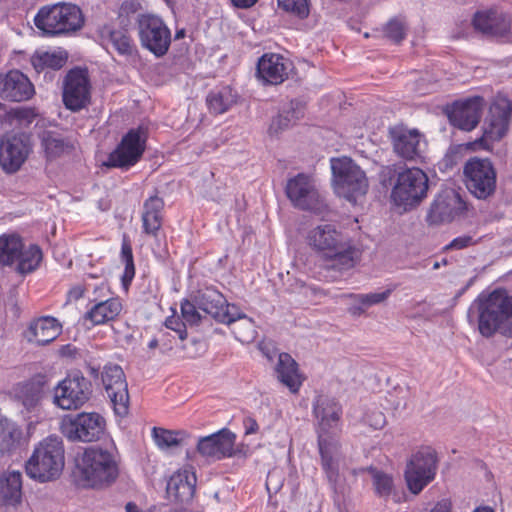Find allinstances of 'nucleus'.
Instances as JSON below:
<instances>
[{
	"instance_id": "1",
	"label": "nucleus",
	"mask_w": 512,
	"mask_h": 512,
	"mask_svg": "<svg viewBox=\"0 0 512 512\" xmlns=\"http://www.w3.org/2000/svg\"><path fill=\"white\" fill-rule=\"evenodd\" d=\"M313 412L318 425V445L322 468L329 483L336 490L342 484L340 467L343 459L336 437L340 431L342 407L334 399L321 395L314 402Z\"/></svg>"
},
{
	"instance_id": "2",
	"label": "nucleus",
	"mask_w": 512,
	"mask_h": 512,
	"mask_svg": "<svg viewBox=\"0 0 512 512\" xmlns=\"http://www.w3.org/2000/svg\"><path fill=\"white\" fill-rule=\"evenodd\" d=\"M309 244L321 255L323 267L345 271L354 267L358 251L348 236L332 224H323L310 231Z\"/></svg>"
},
{
	"instance_id": "3",
	"label": "nucleus",
	"mask_w": 512,
	"mask_h": 512,
	"mask_svg": "<svg viewBox=\"0 0 512 512\" xmlns=\"http://www.w3.org/2000/svg\"><path fill=\"white\" fill-rule=\"evenodd\" d=\"M468 319L478 322L479 332L484 337H490L496 331L512 337V298L503 291L481 294L471 304Z\"/></svg>"
},
{
	"instance_id": "4",
	"label": "nucleus",
	"mask_w": 512,
	"mask_h": 512,
	"mask_svg": "<svg viewBox=\"0 0 512 512\" xmlns=\"http://www.w3.org/2000/svg\"><path fill=\"white\" fill-rule=\"evenodd\" d=\"M75 475L84 487L99 488L112 484L119 475V467L112 451L91 447L77 459Z\"/></svg>"
},
{
	"instance_id": "5",
	"label": "nucleus",
	"mask_w": 512,
	"mask_h": 512,
	"mask_svg": "<svg viewBox=\"0 0 512 512\" xmlns=\"http://www.w3.org/2000/svg\"><path fill=\"white\" fill-rule=\"evenodd\" d=\"M65 464V450L60 437L50 435L41 440L25 463L29 478L45 483L56 480Z\"/></svg>"
},
{
	"instance_id": "6",
	"label": "nucleus",
	"mask_w": 512,
	"mask_h": 512,
	"mask_svg": "<svg viewBox=\"0 0 512 512\" xmlns=\"http://www.w3.org/2000/svg\"><path fill=\"white\" fill-rule=\"evenodd\" d=\"M36 28L45 36H66L84 25L81 9L71 3H56L41 7L34 17Z\"/></svg>"
},
{
	"instance_id": "7",
	"label": "nucleus",
	"mask_w": 512,
	"mask_h": 512,
	"mask_svg": "<svg viewBox=\"0 0 512 512\" xmlns=\"http://www.w3.org/2000/svg\"><path fill=\"white\" fill-rule=\"evenodd\" d=\"M330 166L333 188L339 197L355 204L366 195L369 188L366 174L351 158H332Z\"/></svg>"
},
{
	"instance_id": "8",
	"label": "nucleus",
	"mask_w": 512,
	"mask_h": 512,
	"mask_svg": "<svg viewBox=\"0 0 512 512\" xmlns=\"http://www.w3.org/2000/svg\"><path fill=\"white\" fill-rule=\"evenodd\" d=\"M428 181L426 173L419 168L398 172L391 188V203L402 211L412 210L427 197Z\"/></svg>"
},
{
	"instance_id": "9",
	"label": "nucleus",
	"mask_w": 512,
	"mask_h": 512,
	"mask_svg": "<svg viewBox=\"0 0 512 512\" xmlns=\"http://www.w3.org/2000/svg\"><path fill=\"white\" fill-rule=\"evenodd\" d=\"M437 458L433 449L424 447L415 452L407 462L404 472L409 491L419 494L435 478Z\"/></svg>"
},
{
	"instance_id": "10",
	"label": "nucleus",
	"mask_w": 512,
	"mask_h": 512,
	"mask_svg": "<svg viewBox=\"0 0 512 512\" xmlns=\"http://www.w3.org/2000/svg\"><path fill=\"white\" fill-rule=\"evenodd\" d=\"M106 421L96 412H82L63 418L62 433L71 441L92 442L99 440L105 432Z\"/></svg>"
},
{
	"instance_id": "11",
	"label": "nucleus",
	"mask_w": 512,
	"mask_h": 512,
	"mask_svg": "<svg viewBox=\"0 0 512 512\" xmlns=\"http://www.w3.org/2000/svg\"><path fill=\"white\" fill-rule=\"evenodd\" d=\"M137 23L142 47L158 58L166 55L171 44V31L164 21L153 14H142Z\"/></svg>"
},
{
	"instance_id": "12",
	"label": "nucleus",
	"mask_w": 512,
	"mask_h": 512,
	"mask_svg": "<svg viewBox=\"0 0 512 512\" xmlns=\"http://www.w3.org/2000/svg\"><path fill=\"white\" fill-rule=\"evenodd\" d=\"M511 114L512 97L503 93L497 94L483 125L481 142L486 149H490L491 144L500 141L506 135Z\"/></svg>"
},
{
	"instance_id": "13",
	"label": "nucleus",
	"mask_w": 512,
	"mask_h": 512,
	"mask_svg": "<svg viewBox=\"0 0 512 512\" xmlns=\"http://www.w3.org/2000/svg\"><path fill=\"white\" fill-rule=\"evenodd\" d=\"M91 384L80 373L69 374L54 388L53 403L63 410H77L90 398Z\"/></svg>"
},
{
	"instance_id": "14",
	"label": "nucleus",
	"mask_w": 512,
	"mask_h": 512,
	"mask_svg": "<svg viewBox=\"0 0 512 512\" xmlns=\"http://www.w3.org/2000/svg\"><path fill=\"white\" fill-rule=\"evenodd\" d=\"M467 189L478 199H486L496 189V171L488 159L472 158L464 166Z\"/></svg>"
},
{
	"instance_id": "15",
	"label": "nucleus",
	"mask_w": 512,
	"mask_h": 512,
	"mask_svg": "<svg viewBox=\"0 0 512 512\" xmlns=\"http://www.w3.org/2000/svg\"><path fill=\"white\" fill-rule=\"evenodd\" d=\"M32 151L28 135H5L0 141V167L5 173L14 174L22 168Z\"/></svg>"
},
{
	"instance_id": "16",
	"label": "nucleus",
	"mask_w": 512,
	"mask_h": 512,
	"mask_svg": "<svg viewBox=\"0 0 512 512\" xmlns=\"http://www.w3.org/2000/svg\"><path fill=\"white\" fill-rule=\"evenodd\" d=\"M146 144V133L142 128L131 129L108 157L107 165L130 168L141 158Z\"/></svg>"
},
{
	"instance_id": "17",
	"label": "nucleus",
	"mask_w": 512,
	"mask_h": 512,
	"mask_svg": "<svg viewBox=\"0 0 512 512\" xmlns=\"http://www.w3.org/2000/svg\"><path fill=\"white\" fill-rule=\"evenodd\" d=\"M90 90L87 71L80 68L70 70L65 77L63 87L65 107L71 111H79L85 108L90 103Z\"/></svg>"
},
{
	"instance_id": "18",
	"label": "nucleus",
	"mask_w": 512,
	"mask_h": 512,
	"mask_svg": "<svg viewBox=\"0 0 512 512\" xmlns=\"http://www.w3.org/2000/svg\"><path fill=\"white\" fill-rule=\"evenodd\" d=\"M102 383L118 415L128 412L129 394L124 372L119 365L108 364L102 371Z\"/></svg>"
},
{
	"instance_id": "19",
	"label": "nucleus",
	"mask_w": 512,
	"mask_h": 512,
	"mask_svg": "<svg viewBox=\"0 0 512 512\" xmlns=\"http://www.w3.org/2000/svg\"><path fill=\"white\" fill-rule=\"evenodd\" d=\"M198 308L224 324H233L241 316V310L234 304H228L224 296L214 289H206L197 298Z\"/></svg>"
},
{
	"instance_id": "20",
	"label": "nucleus",
	"mask_w": 512,
	"mask_h": 512,
	"mask_svg": "<svg viewBox=\"0 0 512 512\" xmlns=\"http://www.w3.org/2000/svg\"><path fill=\"white\" fill-rule=\"evenodd\" d=\"M286 194L292 204L303 210H316L321 197L311 177L298 174L287 182Z\"/></svg>"
},
{
	"instance_id": "21",
	"label": "nucleus",
	"mask_w": 512,
	"mask_h": 512,
	"mask_svg": "<svg viewBox=\"0 0 512 512\" xmlns=\"http://www.w3.org/2000/svg\"><path fill=\"white\" fill-rule=\"evenodd\" d=\"M484 105V99L480 96L455 101L448 111V118L453 126L471 131L478 125Z\"/></svg>"
},
{
	"instance_id": "22",
	"label": "nucleus",
	"mask_w": 512,
	"mask_h": 512,
	"mask_svg": "<svg viewBox=\"0 0 512 512\" xmlns=\"http://www.w3.org/2000/svg\"><path fill=\"white\" fill-rule=\"evenodd\" d=\"M236 435L227 428L201 437L197 442V452L208 460H221L234 453Z\"/></svg>"
},
{
	"instance_id": "23",
	"label": "nucleus",
	"mask_w": 512,
	"mask_h": 512,
	"mask_svg": "<svg viewBox=\"0 0 512 512\" xmlns=\"http://www.w3.org/2000/svg\"><path fill=\"white\" fill-rule=\"evenodd\" d=\"M395 152L402 158H421L426 149L424 136L416 129L396 126L390 130Z\"/></svg>"
},
{
	"instance_id": "24",
	"label": "nucleus",
	"mask_w": 512,
	"mask_h": 512,
	"mask_svg": "<svg viewBox=\"0 0 512 512\" xmlns=\"http://www.w3.org/2000/svg\"><path fill=\"white\" fill-rule=\"evenodd\" d=\"M465 209V203L453 189L441 191L433 201L427 219L431 224L452 221Z\"/></svg>"
},
{
	"instance_id": "25",
	"label": "nucleus",
	"mask_w": 512,
	"mask_h": 512,
	"mask_svg": "<svg viewBox=\"0 0 512 512\" xmlns=\"http://www.w3.org/2000/svg\"><path fill=\"white\" fill-rule=\"evenodd\" d=\"M35 94L29 78L21 71L13 69L0 73V98L9 102L27 101Z\"/></svg>"
},
{
	"instance_id": "26",
	"label": "nucleus",
	"mask_w": 512,
	"mask_h": 512,
	"mask_svg": "<svg viewBox=\"0 0 512 512\" xmlns=\"http://www.w3.org/2000/svg\"><path fill=\"white\" fill-rule=\"evenodd\" d=\"M291 68L290 62L278 53H265L257 62L256 76L264 84L284 82Z\"/></svg>"
},
{
	"instance_id": "27",
	"label": "nucleus",
	"mask_w": 512,
	"mask_h": 512,
	"mask_svg": "<svg viewBox=\"0 0 512 512\" xmlns=\"http://www.w3.org/2000/svg\"><path fill=\"white\" fill-rule=\"evenodd\" d=\"M196 481L193 467L186 466L179 469L170 477L167 483L168 497L175 502H189L194 496Z\"/></svg>"
},
{
	"instance_id": "28",
	"label": "nucleus",
	"mask_w": 512,
	"mask_h": 512,
	"mask_svg": "<svg viewBox=\"0 0 512 512\" xmlns=\"http://www.w3.org/2000/svg\"><path fill=\"white\" fill-rule=\"evenodd\" d=\"M472 22L477 31L493 37L505 36L511 28V19L495 10L478 11Z\"/></svg>"
},
{
	"instance_id": "29",
	"label": "nucleus",
	"mask_w": 512,
	"mask_h": 512,
	"mask_svg": "<svg viewBox=\"0 0 512 512\" xmlns=\"http://www.w3.org/2000/svg\"><path fill=\"white\" fill-rule=\"evenodd\" d=\"M274 356L276 357L274 365L276 378L292 393L298 392L304 378L299 372L297 362L288 353H278Z\"/></svg>"
},
{
	"instance_id": "30",
	"label": "nucleus",
	"mask_w": 512,
	"mask_h": 512,
	"mask_svg": "<svg viewBox=\"0 0 512 512\" xmlns=\"http://www.w3.org/2000/svg\"><path fill=\"white\" fill-rule=\"evenodd\" d=\"M61 331L62 326L56 318L43 316L30 323L25 336L31 343L46 345L54 341Z\"/></svg>"
},
{
	"instance_id": "31",
	"label": "nucleus",
	"mask_w": 512,
	"mask_h": 512,
	"mask_svg": "<svg viewBox=\"0 0 512 512\" xmlns=\"http://www.w3.org/2000/svg\"><path fill=\"white\" fill-rule=\"evenodd\" d=\"M95 302L84 314V320L94 325H103L115 320L122 311V303L118 297L107 299L93 298Z\"/></svg>"
},
{
	"instance_id": "32",
	"label": "nucleus",
	"mask_w": 512,
	"mask_h": 512,
	"mask_svg": "<svg viewBox=\"0 0 512 512\" xmlns=\"http://www.w3.org/2000/svg\"><path fill=\"white\" fill-rule=\"evenodd\" d=\"M369 472L372 477V484L377 496L388 500L391 499L395 503L404 500L405 494L401 488H398L393 477L376 468H370Z\"/></svg>"
},
{
	"instance_id": "33",
	"label": "nucleus",
	"mask_w": 512,
	"mask_h": 512,
	"mask_svg": "<svg viewBox=\"0 0 512 512\" xmlns=\"http://www.w3.org/2000/svg\"><path fill=\"white\" fill-rule=\"evenodd\" d=\"M164 202L158 196H152L144 203V211L142 214L143 232L154 238L158 237L162 226L161 211Z\"/></svg>"
},
{
	"instance_id": "34",
	"label": "nucleus",
	"mask_w": 512,
	"mask_h": 512,
	"mask_svg": "<svg viewBox=\"0 0 512 512\" xmlns=\"http://www.w3.org/2000/svg\"><path fill=\"white\" fill-rule=\"evenodd\" d=\"M22 474L16 470L5 472L0 478V503L15 506L21 500Z\"/></svg>"
},
{
	"instance_id": "35",
	"label": "nucleus",
	"mask_w": 512,
	"mask_h": 512,
	"mask_svg": "<svg viewBox=\"0 0 512 512\" xmlns=\"http://www.w3.org/2000/svg\"><path fill=\"white\" fill-rule=\"evenodd\" d=\"M27 444L23 430L12 422L0 423V451L13 453Z\"/></svg>"
},
{
	"instance_id": "36",
	"label": "nucleus",
	"mask_w": 512,
	"mask_h": 512,
	"mask_svg": "<svg viewBox=\"0 0 512 512\" xmlns=\"http://www.w3.org/2000/svg\"><path fill=\"white\" fill-rule=\"evenodd\" d=\"M237 97V93L230 86L213 90L207 96L209 110L215 114L225 113L236 103Z\"/></svg>"
},
{
	"instance_id": "37",
	"label": "nucleus",
	"mask_w": 512,
	"mask_h": 512,
	"mask_svg": "<svg viewBox=\"0 0 512 512\" xmlns=\"http://www.w3.org/2000/svg\"><path fill=\"white\" fill-rule=\"evenodd\" d=\"M23 243L19 235L3 234L0 236V265L10 266L21 254Z\"/></svg>"
},
{
	"instance_id": "38",
	"label": "nucleus",
	"mask_w": 512,
	"mask_h": 512,
	"mask_svg": "<svg viewBox=\"0 0 512 512\" xmlns=\"http://www.w3.org/2000/svg\"><path fill=\"white\" fill-rule=\"evenodd\" d=\"M41 146L47 160L52 161L70 153L72 146L59 135L47 131L42 134Z\"/></svg>"
},
{
	"instance_id": "39",
	"label": "nucleus",
	"mask_w": 512,
	"mask_h": 512,
	"mask_svg": "<svg viewBox=\"0 0 512 512\" xmlns=\"http://www.w3.org/2000/svg\"><path fill=\"white\" fill-rule=\"evenodd\" d=\"M152 438L160 450H169L181 445L188 438V434L183 430L172 431L154 427Z\"/></svg>"
},
{
	"instance_id": "40",
	"label": "nucleus",
	"mask_w": 512,
	"mask_h": 512,
	"mask_svg": "<svg viewBox=\"0 0 512 512\" xmlns=\"http://www.w3.org/2000/svg\"><path fill=\"white\" fill-rule=\"evenodd\" d=\"M392 289L381 292H372L368 294H351L349 297L353 299V304L349 308V312L353 315H359L370 306L384 302L391 294Z\"/></svg>"
},
{
	"instance_id": "41",
	"label": "nucleus",
	"mask_w": 512,
	"mask_h": 512,
	"mask_svg": "<svg viewBox=\"0 0 512 512\" xmlns=\"http://www.w3.org/2000/svg\"><path fill=\"white\" fill-rule=\"evenodd\" d=\"M32 65L37 71L45 69H60L66 61L67 55L62 51H45L38 52L32 57Z\"/></svg>"
},
{
	"instance_id": "42",
	"label": "nucleus",
	"mask_w": 512,
	"mask_h": 512,
	"mask_svg": "<svg viewBox=\"0 0 512 512\" xmlns=\"http://www.w3.org/2000/svg\"><path fill=\"white\" fill-rule=\"evenodd\" d=\"M42 259V252L36 245H30L28 248L21 249V254L16 260L17 271L21 274L32 272L36 269Z\"/></svg>"
},
{
	"instance_id": "43",
	"label": "nucleus",
	"mask_w": 512,
	"mask_h": 512,
	"mask_svg": "<svg viewBox=\"0 0 512 512\" xmlns=\"http://www.w3.org/2000/svg\"><path fill=\"white\" fill-rule=\"evenodd\" d=\"M121 260L124 263V271L121 277L122 285L128 289L135 276V265L133 260V252L129 239L124 236L121 245Z\"/></svg>"
},
{
	"instance_id": "44",
	"label": "nucleus",
	"mask_w": 512,
	"mask_h": 512,
	"mask_svg": "<svg viewBox=\"0 0 512 512\" xmlns=\"http://www.w3.org/2000/svg\"><path fill=\"white\" fill-rule=\"evenodd\" d=\"M237 321H239V323L233 327V333L235 334L236 339L242 343H249L253 341L257 335L254 321L251 318H248L243 312H241V316L237 317L234 323Z\"/></svg>"
},
{
	"instance_id": "45",
	"label": "nucleus",
	"mask_w": 512,
	"mask_h": 512,
	"mask_svg": "<svg viewBox=\"0 0 512 512\" xmlns=\"http://www.w3.org/2000/svg\"><path fill=\"white\" fill-rule=\"evenodd\" d=\"M110 41L120 55L131 56L136 51V45L124 30H111Z\"/></svg>"
},
{
	"instance_id": "46",
	"label": "nucleus",
	"mask_w": 512,
	"mask_h": 512,
	"mask_svg": "<svg viewBox=\"0 0 512 512\" xmlns=\"http://www.w3.org/2000/svg\"><path fill=\"white\" fill-rule=\"evenodd\" d=\"M40 387L34 383H24L16 388V396L27 408H33L40 400Z\"/></svg>"
},
{
	"instance_id": "47",
	"label": "nucleus",
	"mask_w": 512,
	"mask_h": 512,
	"mask_svg": "<svg viewBox=\"0 0 512 512\" xmlns=\"http://www.w3.org/2000/svg\"><path fill=\"white\" fill-rule=\"evenodd\" d=\"M278 5L284 11L300 18H305L309 14L308 0H278Z\"/></svg>"
},
{
	"instance_id": "48",
	"label": "nucleus",
	"mask_w": 512,
	"mask_h": 512,
	"mask_svg": "<svg viewBox=\"0 0 512 512\" xmlns=\"http://www.w3.org/2000/svg\"><path fill=\"white\" fill-rule=\"evenodd\" d=\"M385 36L391 41L398 43L406 36L405 23L399 19H392L384 28Z\"/></svg>"
},
{
	"instance_id": "49",
	"label": "nucleus",
	"mask_w": 512,
	"mask_h": 512,
	"mask_svg": "<svg viewBox=\"0 0 512 512\" xmlns=\"http://www.w3.org/2000/svg\"><path fill=\"white\" fill-rule=\"evenodd\" d=\"M193 303L185 300L181 303V314L185 323L189 325H196L201 320V314Z\"/></svg>"
},
{
	"instance_id": "50",
	"label": "nucleus",
	"mask_w": 512,
	"mask_h": 512,
	"mask_svg": "<svg viewBox=\"0 0 512 512\" xmlns=\"http://www.w3.org/2000/svg\"><path fill=\"white\" fill-rule=\"evenodd\" d=\"M363 421L366 425L372 427L373 429H381L386 424V417L384 413L374 409L366 412Z\"/></svg>"
},
{
	"instance_id": "51",
	"label": "nucleus",
	"mask_w": 512,
	"mask_h": 512,
	"mask_svg": "<svg viewBox=\"0 0 512 512\" xmlns=\"http://www.w3.org/2000/svg\"><path fill=\"white\" fill-rule=\"evenodd\" d=\"M8 115L18 120L21 124L28 125L32 123L37 114L33 108L21 107L11 110Z\"/></svg>"
},
{
	"instance_id": "52",
	"label": "nucleus",
	"mask_w": 512,
	"mask_h": 512,
	"mask_svg": "<svg viewBox=\"0 0 512 512\" xmlns=\"http://www.w3.org/2000/svg\"><path fill=\"white\" fill-rule=\"evenodd\" d=\"M85 289L87 291L92 290L93 291V298H99V299H107L110 295V289L108 287V284L105 280H100L99 283L92 285L89 282H85Z\"/></svg>"
},
{
	"instance_id": "53",
	"label": "nucleus",
	"mask_w": 512,
	"mask_h": 512,
	"mask_svg": "<svg viewBox=\"0 0 512 512\" xmlns=\"http://www.w3.org/2000/svg\"><path fill=\"white\" fill-rule=\"evenodd\" d=\"M165 326L178 334V337L181 340H184L187 337V332L185 328V324L180 322V320L176 317H169L165 321Z\"/></svg>"
},
{
	"instance_id": "54",
	"label": "nucleus",
	"mask_w": 512,
	"mask_h": 512,
	"mask_svg": "<svg viewBox=\"0 0 512 512\" xmlns=\"http://www.w3.org/2000/svg\"><path fill=\"white\" fill-rule=\"evenodd\" d=\"M473 244V239L469 235H462L453 239L447 246L446 249L460 250L469 247Z\"/></svg>"
},
{
	"instance_id": "55",
	"label": "nucleus",
	"mask_w": 512,
	"mask_h": 512,
	"mask_svg": "<svg viewBox=\"0 0 512 512\" xmlns=\"http://www.w3.org/2000/svg\"><path fill=\"white\" fill-rule=\"evenodd\" d=\"M289 114V112H287ZM292 123V119L288 117V115H279L276 119L272 121L271 129L277 131V128H285L288 127Z\"/></svg>"
},
{
	"instance_id": "56",
	"label": "nucleus",
	"mask_w": 512,
	"mask_h": 512,
	"mask_svg": "<svg viewBox=\"0 0 512 512\" xmlns=\"http://www.w3.org/2000/svg\"><path fill=\"white\" fill-rule=\"evenodd\" d=\"M243 427L246 435L255 434L259 429L256 420L252 417L244 418Z\"/></svg>"
},
{
	"instance_id": "57",
	"label": "nucleus",
	"mask_w": 512,
	"mask_h": 512,
	"mask_svg": "<svg viewBox=\"0 0 512 512\" xmlns=\"http://www.w3.org/2000/svg\"><path fill=\"white\" fill-rule=\"evenodd\" d=\"M429 512H452L451 503L448 500H441Z\"/></svg>"
},
{
	"instance_id": "58",
	"label": "nucleus",
	"mask_w": 512,
	"mask_h": 512,
	"mask_svg": "<svg viewBox=\"0 0 512 512\" xmlns=\"http://www.w3.org/2000/svg\"><path fill=\"white\" fill-rule=\"evenodd\" d=\"M233 5L237 8H249L253 6L258 0H231Z\"/></svg>"
},
{
	"instance_id": "59",
	"label": "nucleus",
	"mask_w": 512,
	"mask_h": 512,
	"mask_svg": "<svg viewBox=\"0 0 512 512\" xmlns=\"http://www.w3.org/2000/svg\"><path fill=\"white\" fill-rule=\"evenodd\" d=\"M87 291L84 288L80 287V286H77V287H74L70 290L69 292V297L71 299H74V300H78L79 298H81L83 295H84V292Z\"/></svg>"
},
{
	"instance_id": "60",
	"label": "nucleus",
	"mask_w": 512,
	"mask_h": 512,
	"mask_svg": "<svg viewBox=\"0 0 512 512\" xmlns=\"http://www.w3.org/2000/svg\"><path fill=\"white\" fill-rule=\"evenodd\" d=\"M126 512H140V510L134 503H128L126 505Z\"/></svg>"
},
{
	"instance_id": "61",
	"label": "nucleus",
	"mask_w": 512,
	"mask_h": 512,
	"mask_svg": "<svg viewBox=\"0 0 512 512\" xmlns=\"http://www.w3.org/2000/svg\"><path fill=\"white\" fill-rule=\"evenodd\" d=\"M473 512H494V510L488 506H481L476 508Z\"/></svg>"
},
{
	"instance_id": "62",
	"label": "nucleus",
	"mask_w": 512,
	"mask_h": 512,
	"mask_svg": "<svg viewBox=\"0 0 512 512\" xmlns=\"http://www.w3.org/2000/svg\"><path fill=\"white\" fill-rule=\"evenodd\" d=\"M407 406V402L406 400L403 398V401L399 400L396 402L395 404V409L398 410V409H404L405 407Z\"/></svg>"
},
{
	"instance_id": "63",
	"label": "nucleus",
	"mask_w": 512,
	"mask_h": 512,
	"mask_svg": "<svg viewBox=\"0 0 512 512\" xmlns=\"http://www.w3.org/2000/svg\"><path fill=\"white\" fill-rule=\"evenodd\" d=\"M183 36H184V31H183V30L178 31V32L176 33V38H177V39H180V38H182Z\"/></svg>"
},
{
	"instance_id": "64",
	"label": "nucleus",
	"mask_w": 512,
	"mask_h": 512,
	"mask_svg": "<svg viewBox=\"0 0 512 512\" xmlns=\"http://www.w3.org/2000/svg\"><path fill=\"white\" fill-rule=\"evenodd\" d=\"M156 345H157V341H156V340H152V341L149 343V347H150V348H154V347H156Z\"/></svg>"
}]
</instances>
